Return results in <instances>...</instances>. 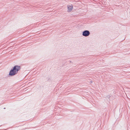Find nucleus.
<instances>
[{
	"instance_id": "nucleus-1",
	"label": "nucleus",
	"mask_w": 130,
	"mask_h": 130,
	"mask_svg": "<svg viewBox=\"0 0 130 130\" xmlns=\"http://www.w3.org/2000/svg\"><path fill=\"white\" fill-rule=\"evenodd\" d=\"M20 69V67L18 65H16L14 66L10 70L9 75L10 76H13L17 73L18 71Z\"/></svg>"
},
{
	"instance_id": "nucleus-2",
	"label": "nucleus",
	"mask_w": 130,
	"mask_h": 130,
	"mask_svg": "<svg viewBox=\"0 0 130 130\" xmlns=\"http://www.w3.org/2000/svg\"><path fill=\"white\" fill-rule=\"evenodd\" d=\"M73 9V6L72 4H69L67 5L66 10L68 12H72Z\"/></svg>"
},
{
	"instance_id": "nucleus-3",
	"label": "nucleus",
	"mask_w": 130,
	"mask_h": 130,
	"mask_svg": "<svg viewBox=\"0 0 130 130\" xmlns=\"http://www.w3.org/2000/svg\"><path fill=\"white\" fill-rule=\"evenodd\" d=\"M90 32L88 30H85L83 33V35L84 36L87 37L90 34Z\"/></svg>"
}]
</instances>
